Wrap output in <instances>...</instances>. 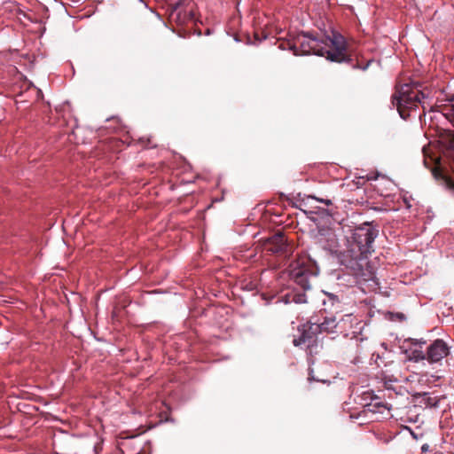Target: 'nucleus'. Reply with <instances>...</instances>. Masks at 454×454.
<instances>
[{"label": "nucleus", "mask_w": 454, "mask_h": 454, "mask_svg": "<svg viewBox=\"0 0 454 454\" xmlns=\"http://www.w3.org/2000/svg\"><path fill=\"white\" fill-rule=\"evenodd\" d=\"M445 186L454 194V179L451 177L445 178Z\"/></svg>", "instance_id": "20"}, {"label": "nucleus", "mask_w": 454, "mask_h": 454, "mask_svg": "<svg viewBox=\"0 0 454 454\" xmlns=\"http://www.w3.org/2000/svg\"><path fill=\"white\" fill-rule=\"evenodd\" d=\"M429 364H442L443 358L450 354V347L442 339L433 340L426 348Z\"/></svg>", "instance_id": "8"}, {"label": "nucleus", "mask_w": 454, "mask_h": 454, "mask_svg": "<svg viewBox=\"0 0 454 454\" xmlns=\"http://www.w3.org/2000/svg\"><path fill=\"white\" fill-rule=\"evenodd\" d=\"M156 16H157L160 20H161L160 15L159 13H157V12H156Z\"/></svg>", "instance_id": "33"}, {"label": "nucleus", "mask_w": 454, "mask_h": 454, "mask_svg": "<svg viewBox=\"0 0 454 454\" xmlns=\"http://www.w3.org/2000/svg\"><path fill=\"white\" fill-rule=\"evenodd\" d=\"M377 178H378V176H367V180H372V179H373V180H377Z\"/></svg>", "instance_id": "28"}, {"label": "nucleus", "mask_w": 454, "mask_h": 454, "mask_svg": "<svg viewBox=\"0 0 454 454\" xmlns=\"http://www.w3.org/2000/svg\"><path fill=\"white\" fill-rule=\"evenodd\" d=\"M278 49L289 50L295 56L317 55L336 63H346L353 69L366 70L372 59L361 64L348 51L346 38L338 31L332 30L331 35H320L317 32L301 31L289 35L288 39L278 40Z\"/></svg>", "instance_id": "1"}, {"label": "nucleus", "mask_w": 454, "mask_h": 454, "mask_svg": "<svg viewBox=\"0 0 454 454\" xmlns=\"http://www.w3.org/2000/svg\"><path fill=\"white\" fill-rule=\"evenodd\" d=\"M447 101H449V102H454V93H453L451 96H450V97H448V98H447Z\"/></svg>", "instance_id": "26"}, {"label": "nucleus", "mask_w": 454, "mask_h": 454, "mask_svg": "<svg viewBox=\"0 0 454 454\" xmlns=\"http://www.w3.org/2000/svg\"><path fill=\"white\" fill-rule=\"evenodd\" d=\"M138 143L141 144L144 148L156 147V145L153 144L151 137H142L138 139Z\"/></svg>", "instance_id": "18"}, {"label": "nucleus", "mask_w": 454, "mask_h": 454, "mask_svg": "<svg viewBox=\"0 0 454 454\" xmlns=\"http://www.w3.org/2000/svg\"><path fill=\"white\" fill-rule=\"evenodd\" d=\"M169 22L184 26L195 20L194 4L192 0H178L168 7Z\"/></svg>", "instance_id": "5"}, {"label": "nucleus", "mask_w": 454, "mask_h": 454, "mask_svg": "<svg viewBox=\"0 0 454 454\" xmlns=\"http://www.w3.org/2000/svg\"><path fill=\"white\" fill-rule=\"evenodd\" d=\"M374 189L377 190L378 193L380 195V196H383V197H387L388 194L384 192L382 190H380L377 184L374 185Z\"/></svg>", "instance_id": "22"}, {"label": "nucleus", "mask_w": 454, "mask_h": 454, "mask_svg": "<svg viewBox=\"0 0 454 454\" xmlns=\"http://www.w3.org/2000/svg\"><path fill=\"white\" fill-rule=\"evenodd\" d=\"M317 244L329 254L335 256L338 262L343 266L342 254L345 253V249H340L339 239L334 232L328 231L325 233H321L317 238Z\"/></svg>", "instance_id": "7"}, {"label": "nucleus", "mask_w": 454, "mask_h": 454, "mask_svg": "<svg viewBox=\"0 0 454 454\" xmlns=\"http://www.w3.org/2000/svg\"><path fill=\"white\" fill-rule=\"evenodd\" d=\"M325 298L323 300V308L320 312L325 314H339L342 310L341 298L330 292H323Z\"/></svg>", "instance_id": "13"}, {"label": "nucleus", "mask_w": 454, "mask_h": 454, "mask_svg": "<svg viewBox=\"0 0 454 454\" xmlns=\"http://www.w3.org/2000/svg\"><path fill=\"white\" fill-rule=\"evenodd\" d=\"M308 199H312V200H317L321 203L325 204L326 206L332 205V200L329 199H319V198H317L316 196H312V195L308 196Z\"/></svg>", "instance_id": "21"}, {"label": "nucleus", "mask_w": 454, "mask_h": 454, "mask_svg": "<svg viewBox=\"0 0 454 454\" xmlns=\"http://www.w3.org/2000/svg\"><path fill=\"white\" fill-rule=\"evenodd\" d=\"M290 278L303 290L302 293L290 292L282 297L272 296L277 299L276 303L284 300L286 303L294 302L297 304L307 301L305 291L311 288V279L318 275L319 270L315 262L303 257L299 258L290 265Z\"/></svg>", "instance_id": "3"}, {"label": "nucleus", "mask_w": 454, "mask_h": 454, "mask_svg": "<svg viewBox=\"0 0 454 454\" xmlns=\"http://www.w3.org/2000/svg\"><path fill=\"white\" fill-rule=\"evenodd\" d=\"M430 91L423 89V83L419 81H411L395 87V91L391 97V103L396 109L402 119L407 120L410 112L421 104L423 115H426L427 106L422 99L428 98Z\"/></svg>", "instance_id": "4"}, {"label": "nucleus", "mask_w": 454, "mask_h": 454, "mask_svg": "<svg viewBox=\"0 0 454 454\" xmlns=\"http://www.w3.org/2000/svg\"><path fill=\"white\" fill-rule=\"evenodd\" d=\"M372 402L374 401V403L366 404L364 411H370L372 413H376V412L382 413V411H381L382 409H387V405L384 404L383 403L380 402L378 397L375 396V397L372 398Z\"/></svg>", "instance_id": "16"}, {"label": "nucleus", "mask_w": 454, "mask_h": 454, "mask_svg": "<svg viewBox=\"0 0 454 454\" xmlns=\"http://www.w3.org/2000/svg\"><path fill=\"white\" fill-rule=\"evenodd\" d=\"M139 2L144 3L145 6L148 8V4L145 0H139Z\"/></svg>", "instance_id": "29"}, {"label": "nucleus", "mask_w": 454, "mask_h": 454, "mask_svg": "<svg viewBox=\"0 0 454 454\" xmlns=\"http://www.w3.org/2000/svg\"><path fill=\"white\" fill-rule=\"evenodd\" d=\"M254 37H255V40L258 41V43H261L262 41V38L259 37V35L257 33L254 35ZM265 38H266V36L264 35L263 39H265Z\"/></svg>", "instance_id": "24"}, {"label": "nucleus", "mask_w": 454, "mask_h": 454, "mask_svg": "<svg viewBox=\"0 0 454 454\" xmlns=\"http://www.w3.org/2000/svg\"><path fill=\"white\" fill-rule=\"evenodd\" d=\"M348 270V269H347ZM349 274H348V277H350V278L348 280V282L350 284V285H353V284H356L357 283V278H363L364 280L366 279L365 278V276L366 274L364 273V276H355L353 275V273L351 272V270H349Z\"/></svg>", "instance_id": "19"}, {"label": "nucleus", "mask_w": 454, "mask_h": 454, "mask_svg": "<svg viewBox=\"0 0 454 454\" xmlns=\"http://www.w3.org/2000/svg\"><path fill=\"white\" fill-rule=\"evenodd\" d=\"M379 235L378 224L364 222L345 231V253L342 254L343 266L355 276H364L367 259L374 252V241Z\"/></svg>", "instance_id": "2"}, {"label": "nucleus", "mask_w": 454, "mask_h": 454, "mask_svg": "<svg viewBox=\"0 0 454 454\" xmlns=\"http://www.w3.org/2000/svg\"><path fill=\"white\" fill-rule=\"evenodd\" d=\"M297 331L299 334L294 338L293 344L295 347L305 345L308 348H311L317 343V335L321 333L314 317L299 325Z\"/></svg>", "instance_id": "6"}, {"label": "nucleus", "mask_w": 454, "mask_h": 454, "mask_svg": "<svg viewBox=\"0 0 454 454\" xmlns=\"http://www.w3.org/2000/svg\"><path fill=\"white\" fill-rule=\"evenodd\" d=\"M75 443V438L66 432L55 434L52 437L53 454H77Z\"/></svg>", "instance_id": "9"}, {"label": "nucleus", "mask_w": 454, "mask_h": 454, "mask_svg": "<svg viewBox=\"0 0 454 454\" xmlns=\"http://www.w3.org/2000/svg\"><path fill=\"white\" fill-rule=\"evenodd\" d=\"M403 353L410 362L419 363L425 360L427 361V351L424 352L420 348L414 347V348L404 350Z\"/></svg>", "instance_id": "14"}, {"label": "nucleus", "mask_w": 454, "mask_h": 454, "mask_svg": "<svg viewBox=\"0 0 454 454\" xmlns=\"http://www.w3.org/2000/svg\"><path fill=\"white\" fill-rule=\"evenodd\" d=\"M263 249L272 254L286 255L288 243L282 231H278L263 240Z\"/></svg>", "instance_id": "10"}, {"label": "nucleus", "mask_w": 454, "mask_h": 454, "mask_svg": "<svg viewBox=\"0 0 454 454\" xmlns=\"http://www.w3.org/2000/svg\"><path fill=\"white\" fill-rule=\"evenodd\" d=\"M396 317L400 320H403L405 318V316L403 313H396Z\"/></svg>", "instance_id": "25"}, {"label": "nucleus", "mask_w": 454, "mask_h": 454, "mask_svg": "<svg viewBox=\"0 0 454 454\" xmlns=\"http://www.w3.org/2000/svg\"><path fill=\"white\" fill-rule=\"evenodd\" d=\"M429 448H430V447H429V445H428L427 443H425V444H423V445L421 446V451H422V452H427V451H428V450H429Z\"/></svg>", "instance_id": "23"}, {"label": "nucleus", "mask_w": 454, "mask_h": 454, "mask_svg": "<svg viewBox=\"0 0 454 454\" xmlns=\"http://www.w3.org/2000/svg\"><path fill=\"white\" fill-rule=\"evenodd\" d=\"M178 35H179L180 36L185 37V35H183L181 32H178Z\"/></svg>", "instance_id": "31"}, {"label": "nucleus", "mask_w": 454, "mask_h": 454, "mask_svg": "<svg viewBox=\"0 0 454 454\" xmlns=\"http://www.w3.org/2000/svg\"><path fill=\"white\" fill-rule=\"evenodd\" d=\"M437 107H438L437 106H430V107H429V111H430V112H434V111H436V108H437Z\"/></svg>", "instance_id": "27"}, {"label": "nucleus", "mask_w": 454, "mask_h": 454, "mask_svg": "<svg viewBox=\"0 0 454 454\" xmlns=\"http://www.w3.org/2000/svg\"><path fill=\"white\" fill-rule=\"evenodd\" d=\"M331 369L330 364L327 362L315 363L309 359V367L308 369V380L317 381L321 383H330L329 371Z\"/></svg>", "instance_id": "11"}, {"label": "nucleus", "mask_w": 454, "mask_h": 454, "mask_svg": "<svg viewBox=\"0 0 454 454\" xmlns=\"http://www.w3.org/2000/svg\"><path fill=\"white\" fill-rule=\"evenodd\" d=\"M336 278H337V279H340V278H341V277H340V273H338Z\"/></svg>", "instance_id": "32"}, {"label": "nucleus", "mask_w": 454, "mask_h": 454, "mask_svg": "<svg viewBox=\"0 0 454 454\" xmlns=\"http://www.w3.org/2000/svg\"><path fill=\"white\" fill-rule=\"evenodd\" d=\"M416 398L421 397L420 403L427 408H436L439 405L440 398L437 396L432 397L429 393L423 392L418 393L415 395Z\"/></svg>", "instance_id": "15"}, {"label": "nucleus", "mask_w": 454, "mask_h": 454, "mask_svg": "<svg viewBox=\"0 0 454 454\" xmlns=\"http://www.w3.org/2000/svg\"><path fill=\"white\" fill-rule=\"evenodd\" d=\"M404 343H409L412 347H417L423 348V346L427 344V340L423 338L415 339V338H408L404 340Z\"/></svg>", "instance_id": "17"}, {"label": "nucleus", "mask_w": 454, "mask_h": 454, "mask_svg": "<svg viewBox=\"0 0 454 454\" xmlns=\"http://www.w3.org/2000/svg\"><path fill=\"white\" fill-rule=\"evenodd\" d=\"M335 315L336 314H325L321 312L323 321L320 322L319 319H315V321H317V325L321 333H337L339 329H340V323L350 322L352 319L351 315H345L340 320L337 321Z\"/></svg>", "instance_id": "12"}, {"label": "nucleus", "mask_w": 454, "mask_h": 454, "mask_svg": "<svg viewBox=\"0 0 454 454\" xmlns=\"http://www.w3.org/2000/svg\"><path fill=\"white\" fill-rule=\"evenodd\" d=\"M404 202L406 203V205H407V207H411V205H410V204H408V200L404 199Z\"/></svg>", "instance_id": "30"}]
</instances>
